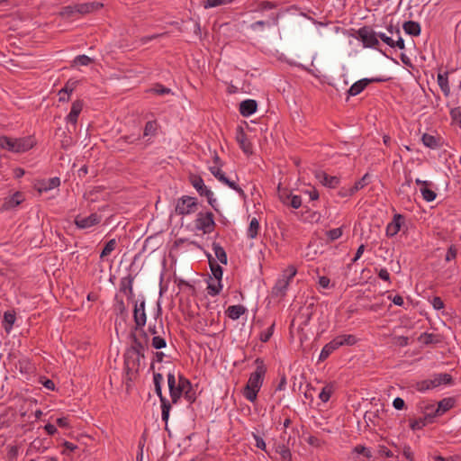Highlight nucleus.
Returning a JSON list of instances; mask_svg holds the SVG:
<instances>
[{
	"instance_id": "052dcab7",
	"label": "nucleus",
	"mask_w": 461,
	"mask_h": 461,
	"mask_svg": "<svg viewBox=\"0 0 461 461\" xmlns=\"http://www.w3.org/2000/svg\"><path fill=\"white\" fill-rule=\"evenodd\" d=\"M76 84L77 82L74 81V82H71V81H68L66 86H64V88H62L59 93V95H69L71 94L75 87H76Z\"/></svg>"
},
{
	"instance_id": "bb28decb",
	"label": "nucleus",
	"mask_w": 461,
	"mask_h": 461,
	"mask_svg": "<svg viewBox=\"0 0 461 461\" xmlns=\"http://www.w3.org/2000/svg\"><path fill=\"white\" fill-rule=\"evenodd\" d=\"M133 277L131 276H128L123 277L120 283V291L123 292L129 299L133 296V288H132Z\"/></svg>"
},
{
	"instance_id": "37998d69",
	"label": "nucleus",
	"mask_w": 461,
	"mask_h": 461,
	"mask_svg": "<svg viewBox=\"0 0 461 461\" xmlns=\"http://www.w3.org/2000/svg\"><path fill=\"white\" fill-rule=\"evenodd\" d=\"M420 192L423 199L427 202H432L436 199V193L428 186L421 187Z\"/></svg>"
},
{
	"instance_id": "5701e85b",
	"label": "nucleus",
	"mask_w": 461,
	"mask_h": 461,
	"mask_svg": "<svg viewBox=\"0 0 461 461\" xmlns=\"http://www.w3.org/2000/svg\"><path fill=\"white\" fill-rule=\"evenodd\" d=\"M258 104L253 99H247L240 104V113L242 116L248 117L257 111Z\"/></svg>"
},
{
	"instance_id": "412c9836",
	"label": "nucleus",
	"mask_w": 461,
	"mask_h": 461,
	"mask_svg": "<svg viewBox=\"0 0 461 461\" xmlns=\"http://www.w3.org/2000/svg\"><path fill=\"white\" fill-rule=\"evenodd\" d=\"M315 176L323 185L330 188H335L339 184V178L338 176H329L322 171L316 172Z\"/></svg>"
},
{
	"instance_id": "1a4fd4ad",
	"label": "nucleus",
	"mask_w": 461,
	"mask_h": 461,
	"mask_svg": "<svg viewBox=\"0 0 461 461\" xmlns=\"http://www.w3.org/2000/svg\"><path fill=\"white\" fill-rule=\"evenodd\" d=\"M25 201L26 194L21 191H16L3 199L0 205V212L14 210Z\"/></svg>"
},
{
	"instance_id": "423d86ee",
	"label": "nucleus",
	"mask_w": 461,
	"mask_h": 461,
	"mask_svg": "<svg viewBox=\"0 0 461 461\" xmlns=\"http://www.w3.org/2000/svg\"><path fill=\"white\" fill-rule=\"evenodd\" d=\"M452 376L449 374H437L431 378L420 381L416 384V389L420 392H425L429 389L436 388L441 384H450Z\"/></svg>"
},
{
	"instance_id": "b1692460",
	"label": "nucleus",
	"mask_w": 461,
	"mask_h": 461,
	"mask_svg": "<svg viewBox=\"0 0 461 461\" xmlns=\"http://www.w3.org/2000/svg\"><path fill=\"white\" fill-rule=\"evenodd\" d=\"M402 216L401 214H394L393 221L389 222L386 226V235L388 237H393L396 235L402 224Z\"/></svg>"
},
{
	"instance_id": "e433bc0d",
	"label": "nucleus",
	"mask_w": 461,
	"mask_h": 461,
	"mask_svg": "<svg viewBox=\"0 0 461 461\" xmlns=\"http://www.w3.org/2000/svg\"><path fill=\"white\" fill-rule=\"evenodd\" d=\"M333 392H334V385L332 384H328L322 388V390L319 393V398L323 402H327L330 400Z\"/></svg>"
},
{
	"instance_id": "39448f33",
	"label": "nucleus",
	"mask_w": 461,
	"mask_h": 461,
	"mask_svg": "<svg viewBox=\"0 0 461 461\" xmlns=\"http://www.w3.org/2000/svg\"><path fill=\"white\" fill-rule=\"evenodd\" d=\"M145 355L142 353L135 352L133 349H126L124 353V369L131 380V375L139 372L140 366V359L144 358Z\"/></svg>"
},
{
	"instance_id": "bf43d9fd",
	"label": "nucleus",
	"mask_w": 461,
	"mask_h": 461,
	"mask_svg": "<svg viewBox=\"0 0 461 461\" xmlns=\"http://www.w3.org/2000/svg\"><path fill=\"white\" fill-rule=\"evenodd\" d=\"M231 0H206L204 4L205 8L216 7L221 5L230 3Z\"/></svg>"
},
{
	"instance_id": "9d476101",
	"label": "nucleus",
	"mask_w": 461,
	"mask_h": 461,
	"mask_svg": "<svg viewBox=\"0 0 461 461\" xmlns=\"http://www.w3.org/2000/svg\"><path fill=\"white\" fill-rule=\"evenodd\" d=\"M197 210V200L191 196H182L178 199L176 205V213L178 215H186L194 212Z\"/></svg>"
},
{
	"instance_id": "0e129e2a",
	"label": "nucleus",
	"mask_w": 461,
	"mask_h": 461,
	"mask_svg": "<svg viewBox=\"0 0 461 461\" xmlns=\"http://www.w3.org/2000/svg\"><path fill=\"white\" fill-rule=\"evenodd\" d=\"M292 195L293 194L291 193H288L286 190L281 191L279 189V198L284 204L289 205V202L291 201Z\"/></svg>"
},
{
	"instance_id": "603ef678",
	"label": "nucleus",
	"mask_w": 461,
	"mask_h": 461,
	"mask_svg": "<svg viewBox=\"0 0 461 461\" xmlns=\"http://www.w3.org/2000/svg\"><path fill=\"white\" fill-rule=\"evenodd\" d=\"M75 14H77V5L65 6L60 13V14L66 18H69Z\"/></svg>"
},
{
	"instance_id": "58836bf2",
	"label": "nucleus",
	"mask_w": 461,
	"mask_h": 461,
	"mask_svg": "<svg viewBox=\"0 0 461 461\" xmlns=\"http://www.w3.org/2000/svg\"><path fill=\"white\" fill-rule=\"evenodd\" d=\"M276 453H278L283 460H291L292 454L288 447L284 444H279L276 447Z\"/></svg>"
},
{
	"instance_id": "79ce46f5",
	"label": "nucleus",
	"mask_w": 461,
	"mask_h": 461,
	"mask_svg": "<svg viewBox=\"0 0 461 461\" xmlns=\"http://www.w3.org/2000/svg\"><path fill=\"white\" fill-rule=\"evenodd\" d=\"M184 397L185 398V400L189 402V403H193L196 397H195V392L193 390L192 388V384L191 383L189 382V386L185 387L184 390H183V394Z\"/></svg>"
},
{
	"instance_id": "a18cd8bd",
	"label": "nucleus",
	"mask_w": 461,
	"mask_h": 461,
	"mask_svg": "<svg viewBox=\"0 0 461 461\" xmlns=\"http://www.w3.org/2000/svg\"><path fill=\"white\" fill-rule=\"evenodd\" d=\"M436 338L437 336L434 334L424 332L420 336L419 340L428 345L431 343H437L438 339H437Z\"/></svg>"
},
{
	"instance_id": "e2e57ef3",
	"label": "nucleus",
	"mask_w": 461,
	"mask_h": 461,
	"mask_svg": "<svg viewBox=\"0 0 461 461\" xmlns=\"http://www.w3.org/2000/svg\"><path fill=\"white\" fill-rule=\"evenodd\" d=\"M386 31L390 35L393 37L395 36L396 39H398V37H402L401 31L398 25H393V23H390L389 25H387Z\"/></svg>"
},
{
	"instance_id": "3c124183",
	"label": "nucleus",
	"mask_w": 461,
	"mask_h": 461,
	"mask_svg": "<svg viewBox=\"0 0 461 461\" xmlns=\"http://www.w3.org/2000/svg\"><path fill=\"white\" fill-rule=\"evenodd\" d=\"M275 324L273 323L266 330L260 333L259 339L262 342H267L273 335Z\"/></svg>"
},
{
	"instance_id": "4d7b16f0",
	"label": "nucleus",
	"mask_w": 461,
	"mask_h": 461,
	"mask_svg": "<svg viewBox=\"0 0 461 461\" xmlns=\"http://www.w3.org/2000/svg\"><path fill=\"white\" fill-rule=\"evenodd\" d=\"M342 233H343V231H342L341 228H336V229L330 230L327 232V236L330 240H336L342 236Z\"/></svg>"
},
{
	"instance_id": "a878e982",
	"label": "nucleus",
	"mask_w": 461,
	"mask_h": 461,
	"mask_svg": "<svg viewBox=\"0 0 461 461\" xmlns=\"http://www.w3.org/2000/svg\"><path fill=\"white\" fill-rule=\"evenodd\" d=\"M236 140H237L238 143L240 144V149L245 153L251 152V144L248 140L246 134L241 127H239L237 130Z\"/></svg>"
},
{
	"instance_id": "8fccbe9b",
	"label": "nucleus",
	"mask_w": 461,
	"mask_h": 461,
	"mask_svg": "<svg viewBox=\"0 0 461 461\" xmlns=\"http://www.w3.org/2000/svg\"><path fill=\"white\" fill-rule=\"evenodd\" d=\"M353 451L357 454L363 455L364 456L366 457L367 460H370L373 456L371 451L362 445L356 446Z\"/></svg>"
},
{
	"instance_id": "4468645a",
	"label": "nucleus",
	"mask_w": 461,
	"mask_h": 461,
	"mask_svg": "<svg viewBox=\"0 0 461 461\" xmlns=\"http://www.w3.org/2000/svg\"><path fill=\"white\" fill-rule=\"evenodd\" d=\"M210 172L221 183L227 185L230 188L235 190L240 196L245 197L244 191L236 184V182L230 180L225 176L221 167H210Z\"/></svg>"
},
{
	"instance_id": "a19ab883",
	"label": "nucleus",
	"mask_w": 461,
	"mask_h": 461,
	"mask_svg": "<svg viewBox=\"0 0 461 461\" xmlns=\"http://www.w3.org/2000/svg\"><path fill=\"white\" fill-rule=\"evenodd\" d=\"M433 417L429 416V412H427L424 418H420L419 420H415L411 423V428L412 429H420L427 424V420H431Z\"/></svg>"
},
{
	"instance_id": "49530a36",
	"label": "nucleus",
	"mask_w": 461,
	"mask_h": 461,
	"mask_svg": "<svg viewBox=\"0 0 461 461\" xmlns=\"http://www.w3.org/2000/svg\"><path fill=\"white\" fill-rule=\"evenodd\" d=\"M151 345L156 349H161L166 348L167 342L164 338L158 336H154L152 338Z\"/></svg>"
},
{
	"instance_id": "f3484780",
	"label": "nucleus",
	"mask_w": 461,
	"mask_h": 461,
	"mask_svg": "<svg viewBox=\"0 0 461 461\" xmlns=\"http://www.w3.org/2000/svg\"><path fill=\"white\" fill-rule=\"evenodd\" d=\"M133 318L135 322L134 330H141L146 324V313H145V301L142 300L140 304L138 303L134 305Z\"/></svg>"
},
{
	"instance_id": "c85d7f7f",
	"label": "nucleus",
	"mask_w": 461,
	"mask_h": 461,
	"mask_svg": "<svg viewBox=\"0 0 461 461\" xmlns=\"http://www.w3.org/2000/svg\"><path fill=\"white\" fill-rule=\"evenodd\" d=\"M402 29L407 34L411 36H418L420 34V25L414 21H407L403 23Z\"/></svg>"
},
{
	"instance_id": "473e14b6",
	"label": "nucleus",
	"mask_w": 461,
	"mask_h": 461,
	"mask_svg": "<svg viewBox=\"0 0 461 461\" xmlns=\"http://www.w3.org/2000/svg\"><path fill=\"white\" fill-rule=\"evenodd\" d=\"M15 321V312L7 311L4 314L3 326L6 332H9Z\"/></svg>"
},
{
	"instance_id": "c03bdc74",
	"label": "nucleus",
	"mask_w": 461,
	"mask_h": 461,
	"mask_svg": "<svg viewBox=\"0 0 461 461\" xmlns=\"http://www.w3.org/2000/svg\"><path fill=\"white\" fill-rule=\"evenodd\" d=\"M421 140L423 142V144L426 146V147H429V148H436L437 147V140L434 136L432 135H429L428 133H424L422 135V138H421Z\"/></svg>"
},
{
	"instance_id": "f257e3e1",
	"label": "nucleus",
	"mask_w": 461,
	"mask_h": 461,
	"mask_svg": "<svg viewBox=\"0 0 461 461\" xmlns=\"http://www.w3.org/2000/svg\"><path fill=\"white\" fill-rule=\"evenodd\" d=\"M255 363L257 365V368L255 372L250 375L244 390V396L249 402H254L256 400L258 393L262 386L264 375L267 372V368L261 358H257Z\"/></svg>"
},
{
	"instance_id": "9b49d317",
	"label": "nucleus",
	"mask_w": 461,
	"mask_h": 461,
	"mask_svg": "<svg viewBox=\"0 0 461 461\" xmlns=\"http://www.w3.org/2000/svg\"><path fill=\"white\" fill-rule=\"evenodd\" d=\"M190 182H191L192 185L199 193V194L204 195L207 198L209 204L212 207H213L214 209H216L215 208L216 199L213 198L212 192L205 186L203 178L199 176H192L190 177Z\"/></svg>"
},
{
	"instance_id": "393cba45",
	"label": "nucleus",
	"mask_w": 461,
	"mask_h": 461,
	"mask_svg": "<svg viewBox=\"0 0 461 461\" xmlns=\"http://www.w3.org/2000/svg\"><path fill=\"white\" fill-rule=\"evenodd\" d=\"M103 7V4L99 2H91L77 5V14H86Z\"/></svg>"
},
{
	"instance_id": "c756f323",
	"label": "nucleus",
	"mask_w": 461,
	"mask_h": 461,
	"mask_svg": "<svg viewBox=\"0 0 461 461\" xmlns=\"http://www.w3.org/2000/svg\"><path fill=\"white\" fill-rule=\"evenodd\" d=\"M212 250L214 252V255L216 258L223 265H226L228 262L227 254L224 250V249L216 242L212 243Z\"/></svg>"
},
{
	"instance_id": "6ab92c4d",
	"label": "nucleus",
	"mask_w": 461,
	"mask_h": 461,
	"mask_svg": "<svg viewBox=\"0 0 461 461\" xmlns=\"http://www.w3.org/2000/svg\"><path fill=\"white\" fill-rule=\"evenodd\" d=\"M377 36L383 42L388 45L391 48H398L400 50H403L405 48L404 41L402 37H398L396 40H393L392 35L388 32H377Z\"/></svg>"
},
{
	"instance_id": "cd10ccee",
	"label": "nucleus",
	"mask_w": 461,
	"mask_h": 461,
	"mask_svg": "<svg viewBox=\"0 0 461 461\" xmlns=\"http://www.w3.org/2000/svg\"><path fill=\"white\" fill-rule=\"evenodd\" d=\"M246 312V308L241 304L229 306L226 314L231 320H238Z\"/></svg>"
},
{
	"instance_id": "774afa93",
	"label": "nucleus",
	"mask_w": 461,
	"mask_h": 461,
	"mask_svg": "<svg viewBox=\"0 0 461 461\" xmlns=\"http://www.w3.org/2000/svg\"><path fill=\"white\" fill-rule=\"evenodd\" d=\"M302 205V198L299 195H292L289 205L294 209H298Z\"/></svg>"
},
{
	"instance_id": "72a5a7b5",
	"label": "nucleus",
	"mask_w": 461,
	"mask_h": 461,
	"mask_svg": "<svg viewBox=\"0 0 461 461\" xmlns=\"http://www.w3.org/2000/svg\"><path fill=\"white\" fill-rule=\"evenodd\" d=\"M438 84L446 96H447L450 93V88L448 86V79H447V74H438Z\"/></svg>"
},
{
	"instance_id": "69168bd1",
	"label": "nucleus",
	"mask_w": 461,
	"mask_h": 461,
	"mask_svg": "<svg viewBox=\"0 0 461 461\" xmlns=\"http://www.w3.org/2000/svg\"><path fill=\"white\" fill-rule=\"evenodd\" d=\"M452 119L461 126V107H456L450 112Z\"/></svg>"
},
{
	"instance_id": "4be33fe9",
	"label": "nucleus",
	"mask_w": 461,
	"mask_h": 461,
	"mask_svg": "<svg viewBox=\"0 0 461 461\" xmlns=\"http://www.w3.org/2000/svg\"><path fill=\"white\" fill-rule=\"evenodd\" d=\"M84 104L81 100H77L73 102L70 113L67 116V122L72 123L74 125L77 122L78 115L80 114L83 109Z\"/></svg>"
},
{
	"instance_id": "0eeeda50",
	"label": "nucleus",
	"mask_w": 461,
	"mask_h": 461,
	"mask_svg": "<svg viewBox=\"0 0 461 461\" xmlns=\"http://www.w3.org/2000/svg\"><path fill=\"white\" fill-rule=\"evenodd\" d=\"M0 148L20 153L29 149V142L25 138L13 139L7 136H0Z\"/></svg>"
},
{
	"instance_id": "338daca9",
	"label": "nucleus",
	"mask_w": 461,
	"mask_h": 461,
	"mask_svg": "<svg viewBox=\"0 0 461 461\" xmlns=\"http://www.w3.org/2000/svg\"><path fill=\"white\" fill-rule=\"evenodd\" d=\"M26 59V56L24 54H18L16 55L15 59H12L13 62H15V66L20 67L22 68H26V62L24 59Z\"/></svg>"
},
{
	"instance_id": "a211bd4d",
	"label": "nucleus",
	"mask_w": 461,
	"mask_h": 461,
	"mask_svg": "<svg viewBox=\"0 0 461 461\" xmlns=\"http://www.w3.org/2000/svg\"><path fill=\"white\" fill-rule=\"evenodd\" d=\"M101 221V216L97 213H91L89 216L85 218L76 217L75 224L79 229H87L92 226L98 224Z\"/></svg>"
},
{
	"instance_id": "09e8293b",
	"label": "nucleus",
	"mask_w": 461,
	"mask_h": 461,
	"mask_svg": "<svg viewBox=\"0 0 461 461\" xmlns=\"http://www.w3.org/2000/svg\"><path fill=\"white\" fill-rule=\"evenodd\" d=\"M412 178L410 176H405V181L401 185L399 192L401 194H407L411 189Z\"/></svg>"
},
{
	"instance_id": "6e6552de",
	"label": "nucleus",
	"mask_w": 461,
	"mask_h": 461,
	"mask_svg": "<svg viewBox=\"0 0 461 461\" xmlns=\"http://www.w3.org/2000/svg\"><path fill=\"white\" fill-rule=\"evenodd\" d=\"M131 346L128 349H133L135 352L142 353L145 355V350L148 347L149 337L147 333L141 330L131 331L130 334Z\"/></svg>"
},
{
	"instance_id": "680f3d73",
	"label": "nucleus",
	"mask_w": 461,
	"mask_h": 461,
	"mask_svg": "<svg viewBox=\"0 0 461 461\" xmlns=\"http://www.w3.org/2000/svg\"><path fill=\"white\" fill-rule=\"evenodd\" d=\"M150 91L159 95H167L171 93L170 88L165 87L164 86L159 84L156 85Z\"/></svg>"
},
{
	"instance_id": "5fc2aeb1",
	"label": "nucleus",
	"mask_w": 461,
	"mask_h": 461,
	"mask_svg": "<svg viewBox=\"0 0 461 461\" xmlns=\"http://www.w3.org/2000/svg\"><path fill=\"white\" fill-rule=\"evenodd\" d=\"M115 309L118 311L119 314H124L127 312L126 305L122 299H121L118 295L115 296Z\"/></svg>"
},
{
	"instance_id": "2eb2a0df",
	"label": "nucleus",
	"mask_w": 461,
	"mask_h": 461,
	"mask_svg": "<svg viewBox=\"0 0 461 461\" xmlns=\"http://www.w3.org/2000/svg\"><path fill=\"white\" fill-rule=\"evenodd\" d=\"M60 185V179L57 176L35 180L33 183V189L38 192L39 194L49 192L52 189L58 188Z\"/></svg>"
},
{
	"instance_id": "7c9ffc66",
	"label": "nucleus",
	"mask_w": 461,
	"mask_h": 461,
	"mask_svg": "<svg viewBox=\"0 0 461 461\" xmlns=\"http://www.w3.org/2000/svg\"><path fill=\"white\" fill-rule=\"evenodd\" d=\"M208 258L210 268L214 279L221 281L222 267L213 258H212L211 256H209Z\"/></svg>"
},
{
	"instance_id": "ddd939ff",
	"label": "nucleus",
	"mask_w": 461,
	"mask_h": 461,
	"mask_svg": "<svg viewBox=\"0 0 461 461\" xmlns=\"http://www.w3.org/2000/svg\"><path fill=\"white\" fill-rule=\"evenodd\" d=\"M215 222L213 220V214L211 212L205 213H198L195 220L196 229L203 230V233H211L213 230Z\"/></svg>"
},
{
	"instance_id": "7ed1b4c3",
	"label": "nucleus",
	"mask_w": 461,
	"mask_h": 461,
	"mask_svg": "<svg viewBox=\"0 0 461 461\" xmlns=\"http://www.w3.org/2000/svg\"><path fill=\"white\" fill-rule=\"evenodd\" d=\"M153 383L155 393L158 396L161 403V418L165 421L166 426L169 419V412L171 410V402L163 395L161 384L163 383V375L160 373H153Z\"/></svg>"
},
{
	"instance_id": "f03ea898",
	"label": "nucleus",
	"mask_w": 461,
	"mask_h": 461,
	"mask_svg": "<svg viewBox=\"0 0 461 461\" xmlns=\"http://www.w3.org/2000/svg\"><path fill=\"white\" fill-rule=\"evenodd\" d=\"M297 270L294 266H289L286 269H285L272 288V295L280 298L284 297L286 294V290L290 285V282L295 276Z\"/></svg>"
},
{
	"instance_id": "20e7f679",
	"label": "nucleus",
	"mask_w": 461,
	"mask_h": 461,
	"mask_svg": "<svg viewBox=\"0 0 461 461\" xmlns=\"http://www.w3.org/2000/svg\"><path fill=\"white\" fill-rule=\"evenodd\" d=\"M167 384L172 403H176L183 394V390L189 386V380L183 375H179L176 383V376L173 373L167 374Z\"/></svg>"
},
{
	"instance_id": "f8f14e48",
	"label": "nucleus",
	"mask_w": 461,
	"mask_h": 461,
	"mask_svg": "<svg viewBox=\"0 0 461 461\" xmlns=\"http://www.w3.org/2000/svg\"><path fill=\"white\" fill-rule=\"evenodd\" d=\"M363 45L367 48H375L379 44L377 32L371 27L364 26L357 32Z\"/></svg>"
},
{
	"instance_id": "2f4dec72",
	"label": "nucleus",
	"mask_w": 461,
	"mask_h": 461,
	"mask_svg": "<svg viewBox=\"0 0 461 461\" xmlns=\"http://www.w3.org/2000/svg\"><path fill=\"white\" fill-rule=\"evenodd\" d=\"M369 183V175L365 174L361 179L357 181L355 185L348 189V194L353 195L355 193L362 189L364 186L368 185Z\"/></svg>"
},
{
	"instance_id": "c9c22d12",
	"label": "nucleus",
	"mask_w": 461,
	"mask_h": 461,
	"mask_svg": "<svg viewBox=\"0 0 461 461\" xmlns=\"http://www.w3.org/2000/svg\"><path fill=\"white\" fill-rule=\"evenodd\" d=\"M117 247V241L115 239H112L106 242L104 245L101 254L100 258L103 259L105 257L109 256Z\"/></svg>"
},
{
	"instance_id": "dca6fc26",
	"label": "nucleus",
	"mask_w": 461,
	"mask_h": 461,
	"mask_svg": "<svg viewBox=\"0 0 461 461\" xmlns=\"http://www.w3.org/2000/svg\"><path fill=\"white\" fill-rule=\"evenodd\" d=\"M454 403L455 400L453 398H444L443 400L438 402V407L435 410L434 406L430 405L426 407V411H429V416L434 418L436 416H440L448 410H450L454 406Z\"/></svg>"
},
{
	"instance_id": "aec40b11",
	"label": "nucleus",
	"mask_w": 461,
	"mask_h": 461,
	"mask_svg": "<svg viewBox=\"0 0 461 461\" xmlns=\"http://www.w3.org/2000/svg\"><path fill=\"white\" fill-rule=\"evenodd\" d=\"M380 78H363L354 83L348 90L349 95L355 96L360 94L371 82H381Z\"/></svg>"
},
{
	"instance_id": "13d9d810",
	"label": "nucleus",
	"mask_w": 461,
	"mask_h": 461,
	"mask_svg": "<svg viewBox=\"0 0 461 461\" xmlns=\"http://www.w3.org/2000/svg\"><path fill=\"white\" fill-rule=\"evenodd\" d=\"M156 132V122L149 121L146 123L144 128V136L154 135Z\"/></svg>"
},
{
	"instance_id": "864d4df0",
	"label": "nucleus",
	"mask_w": 461,
	"mask_h": 461,
	"mask_svg": "<svg viewBox=\"0 0 461 461\" xmlns=\"http://www.w3.org/2000/svg\"><path fill=\"white\" fill-rule=\"evenodd\" d=\"M276 7V5L275 3L269 2V1H263L258 5L257 11L264 12L266 10L274 9Z\"/></svg>"
},
{
	"instance_id": "6e6d98bb",
	"label": "nucleus",
	"mask_w": 461,
	"mask_h": 461,
	"mask_svg": "<svg viewBox=\"0 0 461 461\" xmlns=\"http://www.w3.org/2000/svg\"><path fill=\"white\" fill-rule=\"evenodd\" d=\"M92 61V59L86 55H79L74 59V63L80 66H88Z\"/></svg>"
},
{
	"instance_id": "de8ad7c7",
	"label": "nucleus",
	"mask_w": 461,
	"mask_h": 461,
	"mask_svg": "<svg viewBox=\"0 0 461 461\" xmlns=\"http://www.w3.org/2000/svg\"><path fill=\"white\" fill-rule=\"evenodd\" d=\"M140 139V134L125 135L118 139L117 143H134Z\"/></svg>"
},
{
	"instance_id": "4c0bfd02",
	"label": "nucleus",
	"mask_w": 461,
	"mask_h": 461,
	"mask_svg": "<svg viewBox=\"0 0 461 461\" xmlns=\"http://www.w3.org/2000/svg\"><path fill=\"white\" fill-rule=\"evenodd\" d=\"M221 288H222L221 281L215 279L214 281L208 284V286H207L208 294H210L212 296L217 295L218 294H220Z\"/></svg>"
},
{
	"instance_id": "f704fd0d",
	"label": "nucleus",
	"mask_w": 461,
	"mask_h": 461,
	"mask_svg": "<svg viewBox=\"0 0 461 461\" xmlns=\"http://www.w3.org/2000/svg\"><path fill=\"white\" fill-rule=\"evenodd\" d=\"M259 229H260V226H259L258 221L256 218H253L250 221V223H249V229L247 231V236L249 239H255L258 234Z\"/></svg>"
},
{
	"instance_id": "ea45409f",
	"label": "nucleus",
	"mask_w": 461,
	"mask_h": 461,
	"mask_svg": "<svg viewBox=\"0 0 461 461\" xmlns=\"http://www.w3.org/2000/svg\"><path fill=\"white\" fill-rule=\"evenodd\" d=\"M340 345L342 346H353L357 343V339L354 335L344 334L338 336Z\"/></svg>"
}]
</instances>
